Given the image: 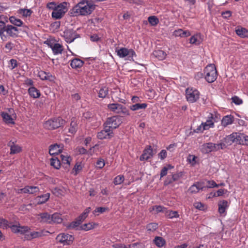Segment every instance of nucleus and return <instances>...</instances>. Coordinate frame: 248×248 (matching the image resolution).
<instances>
[{
	"mask_svg": "<svg viewBox=\"0 0 248 248\" xmlns=\"http://www.w3.org/2000/svg\"><path fill=\"white\" fill-rule=\"evenodd\" d=\"M94 5L87 1L83 0L76 5L73 10L75 16L90 15L94 10Z\"/></svg>",
	"mask_w": 248,
	"mask_h": 248,
	"instance_id": "obj_1",
	"label": "nucleus"
},
{
	"mask_svg": "<svg viewBox=\"0 0 248 248\" xmlns=\"http://www.w3.org/2000/svg\"><path fill=\"white\" fill-rule=\"evenodd\" d=\"M217 71L214 64H209L204 68V78L208 83L214 82L217 78Z\"/></svg>",
	"mask_w": 248,
	"mask_h": 248,
	"instance_id": "obj_2",
	"label": "nucleus"
},
{
	"mask_svg": "<svg viewBox=\"0 0 248 248\" xmlns=\"http://www.w3.org/2000/svg\"><path fill=\"white\" fill-rule=\"evenodd\" d=\"M65 121L62 117L53 118L46 121L44 124L46 129L53 130L61 127L65 124Z\"/></svg>",
	"mask_w": 248,
	"mask_h": 248,
	"instance_id": "obj_3",
	"label": "nucleus"
},
{
	"mask_svg": "<svg viewBox=\"0 0 248 248\" xmlns=\"http://www.w3.org/2000/svg\"><path fill=\"white\" fill-rule=\"evenodd\" d=\"M115 52L119 58L126 57V60L128 61H133V57L136 56V53L133 49H127L125 47L116 49Z\"/></svg>",
	"mask_w": 248,
	"mask_h": 248,
	"instance_id": "obj_4",
	"label": "nucleus"
},
{
	"mask_svg": "<svg viewBox=\"0 0 248 248\" xmlns=\"http://www.w3.org/2000/svg\"><path fill=\"white\" fill-rule=\"evenodd\" d=\"M67 5L65 2L59 4L52 12V17L56 19H61L67 11Z\"/></svg>",
	"mask_w": 248,
	"mask_h": 248,
	"instance_id": "obj_5",
	"label": "nucleus"
},
{
	"mask_svg": "<svg viewBox=\"0 0 248 248\" xmlns=\"http://www.w3.org/2000/svg\"><path fill=\"white\" fill-rule=\"evenodd\" d=\"M122 120L118 116H113L107 118L104 125L110 129L112 131L117 128L122 123Z\"/></svg>",
	"mask_w": 248,
	"mask_h": 248,
	"instance_id": "obj_6",
	"label": "nucleus"
},
{
	"mask_svg": "<svg viewBox=\"0 0 248 248\" xmlns=\"http://www.w3.org/2000/svg\"><path fill=\"white\" fill-rule=\"evenodd\" d=\"M56 240L58 243L63 246L70 245L72 244L74 237L72 235L68 233H61L57 236Z\"/></svg>",
	"mask_w": 248,
	"mask_h": 248,
	"instance_id": "obj_7",
	"label": "nucleus"
},
{
	"mask_svg": "<svg viewBox=\"0 0 248 248\" xmlns=\"http://www.w3.org/2000/svg\"><path fill=\"white\" fill-rule=\"evenodd\" d=\"M186 95L188 102L194 103L199 98L200 93L197 90L188 88L186 90Z\"/></svg>",
	"mask_w": 248,
	"mask_h": 248,
	"instance_id": "obj_8",
	"label": "nucleus"
},
{
	"mask_svg": "<svg viewBox=\"0 0 248 248\" xmlns=\"http://www.w3.org/2000/svg\"><path fill=\"white\" fill-rule=\"evenodd\" d=\"M63 33L65 40L68 43L73 42L76 38L80 37L79 34L72 29L66 30L63 31Z\"/></svg>",
	"mask_w": 248,
	"mask_h": 248,
	"instance_id": "obj_9",
	"label": "nucleus"
},
{
	"mask_svg": "<svg viewBox=\"0 0 248 248\" xmlns=\"http://www.w3.org/2000/svg\"><path fill=\"white\" fill-rule=\"evenodd\" d=\"M10 229L13 233L21 235H24L26 233L29 232L31 230V228L28 226H21L20 224L18 225H11Z\"/></svg>",
	"mask_w": 248,
	"mask_h": 248,
	"instance_id": "obj_10",
	"label": "nucleus"
},
{
	"mask_svg": "<svg viewBox=\"0 0 248 248\" xmlns=\"http://www.w3.org/2000/svg\"><path fill=\"white\" fill-rule=\"evenodd\" d=\"M103 129L98 132L97 137L100 140L109 139L113 137V131L106 125H104Z\"/></svg>",
	"mask_w": 248,
	"mask_h": 248,
	"instance_id": "obj_11",
	"label": "nucleus"
},
{
	"mask_svg": "<svg viewBox=\"0 0 248 248\" xmlns=\"http://www.w3.org/2000/svg\"><path fill=\"white\" fill-rule=\"evenodd\" d=\"M201 151L204 154L216 152L215 143L212 142L204 143L201 146Z\"/></svg>",
	"mask_w": 248,
	"mask_h": 248,
	"instance_id": "obj_12",
	"label": "nucleus"
},
{
	"mask_svg": "<svg viewBox=\"0 0 248 248\" xmlns=\"http://www.w3.org/2000/svg\"><path fill=\"white\" fill-rule=\"evenodd\" d=\"M36 217L40 223L51 224L50 215L47 212L39 213L36 215Z\"/></svg>",
	"mask_w": 248,
	"mask_h": 248,
	"instance_id": "obj_13",
	"label": "nucleus"
},
{
	"mask_svg": "<svg viewBox=\"0 0 248 248\" xmlns=\"http://www.w3.org/2000/svg\"><path fill=\"white\" fill-rule=\"evenodd\" d=\"M238 135L237 133H232L224 138L223 141L226 142L228 146L232 145L233 142L238 143Z\"/></svg>",
	"mask_w": 248,
	"mask_h": 248,
	"instance_id": "obj_14",
	"label": "nucleus"
},
{
	"mask_svg": "<svg viewBox=\"0 0 248 248\" xmlns=\"http://www.w3.org/2000/svg\"><path fill=\"white\" fill-rule=\"evenodd\" d=\"M205 187L203 186L202 182H197L189 187L188 191L191 193H197L200 190H204Z\"/></svg>",
	"mask_w": 248,
	"mask_h": 248,
	"instance_id": "obj_15",
	"label": "nucleus"
},
{
	"mask_svg": "<svg viewBox=\"0 0 248 248\" xmlns=\"http://www.w3.org/2000/svg\"><path fill=\"white\" fill-rule=\"evenodd\" d=\"M153 156V151L151 146L145 149L142 154L140 155V161L147 160Z\"/></svg>",
	"mask_w": 248,
	"mask_h": 248,
	"instance_id": "obj_16",
	"label": "nucleus"
},
{
	"mask_svg": "<svg viewBox=\"0 0 248 248\" xmlns=\"http://www.w3.org/2000/svg\"><path fill=\"white\" fill-rule=\"evenodd\" d=\"M4 28L6 33L11 37H15L17 36L18 30L16 27L7 25Z\"/></svg>",
	"mask_w": 248,
	"mask_h": 248,
	"instance_id": "obj_17",
	"label": "nucleus"
},
{
	"mask_svg": "<svg viewBox=\"0 0 248 248\" xmlns=\"http://www.w3.org/2000/svg\"><path fill=\"white\" fill-rule=\"evenodd\" d=\"M173 35L175 37L186 38L191 35V32L188 30L184 31L182 29H178L173 31Z\"/></svg>",
	"mask_w": 248,
	"mask_h": 248,
	"instance_id": "obj_18",
	"label": "nucleus"
},
{
	"mask_svg": "<svg viewBox=\"0 0 248 248\" xmlns=\"http://www.w3.org/2000/svg\"><path fill=\"white\" fill-rule=\"evenodd\" d=\"M8 146L10 148V155H14L20 153L22 149L20 146L15 143L12 140L10 141L8 143Z\"/></svg>",
	"mask_w": 248,
	"mask_h": 248,
	"instance_id": "obj_19",
	"label": "nucleus"
},
{
	"mask_svg": "<svg viewBox=\"0 0 248 248\" xmlns=\"http://www.w3.org/2000/svg\"><path fill=\"white\" fill-rule=\"evenodd\" d=\"M62 151V147L60 144H54L51 145L49 148V153L50 155H56L61 153Z\"/></svg>",
	"mask_w": 248,
	"mask_h": 248,
	"instance_id": "obj_20",
	"label": "nucleus"
},
{
	"mask_svg": "<svg viewBox=\"0 0 248 248\" xmlns=\"http://www.w3.org/2000/svg\"><path fill=\"white\" fill-rule=\"evenodd\" d=\"M28 91L29 95L34 99L38 98L41 96L40 91L34 86L30 87Z\"/></svg>",
	"mask_w": 248,
	"mask_h": 248,
	"instance_id": "obj_21",
	"label": "nucleus"
},
{
	"mask_svg": "<svg viewBox=\"0 0 248 248\" xmlns=\"http://www.w3.org/2000/svg\"><path fill=\"white\" fill-rule=\"evenodd\" d=\"M234 121V117L232 115H227L224 116L221 120V124L224 127L231 124Z\"/></svg>",
	"mask_w": 248,
	"mask_h": 248,
	"instance_id": "obj_22",
	"label": "nucleus"
},
{
	"mask_svg": "<svg viewBox=\"0 0 248 248\" xmlns=\"http://www.w3.org/2000/svg\"><path fill=\"white\" fill-rule=\"evenodd\" d=\"M229 202L226 200H222L218 203V212L220 215L225 212L226 209L229 207Z\"/></svg>",
	"mask_w": 248,
	"mask_h": 248,
	"instance_id": "obj_23",
	"label": "nucleus"
},
{
	"mask_svg": "<svg viewBox=\"0 0 248 248\" xmlns=\"http://www.w3.org/2000/svg\"><path fill=\"white\" fill-rule=\"evenodd\" d=\"M47 233H50V232L45 230H42L38 232H30L31 236L32 239L41 237L43 236H46Z\"/></svg>",
	"mask_w": 248,
	"mask_h": 248,
	"instance_id": "obj_24",
	"label": "nucleus"
},
{
	"mask_svg": "<svg viewBox=\"0 0 248 248\" xmlns=\"http://www.w3.org/2000/svg\"><path fill=\"white\" fill-rule=\"evenodd\" d=\"M84 64V62L78 59L74 58L71 61L70 65L73 69H77L81 67Z\"/></svg>",
	"mask_w": 248,
	"mask_h": 248,
	"instance_id": "obj_25",
	"label": "nucleus"
},
{
	"mask_svg": "<svg viewBox=\"0 0 248 248\" xmlns=\"http://www.w3.org/2000/svg\"><path fill=\"white\" fill-rule=\"evenodd\" d=\"M154 243L158 248H162L166 245V242L165 239L160 236H155L153 240Z\"/></svg>",
	"mask_w": 248,
	"mask_h": 248,
	"instance_id": "obj_26",
	"label": "nucleus"
},
{
	"mask_svg": "<svg viewBox=\"0 0 248 248\" xmlns=\"http://www.w3.org/2000/svg\"><path fill=\"white\" fill-rule=\"evenodd\" d=\"M50 194L46 193L44 194H42L40 196H38L36 198L37 201V203L38 204H42L46 202L49 199Z\"/></svg>",
	"mask_w": 248,
	"mask_h": 248,
	"instance_id": "obj_27",
	"label": "nucleus"
},
{
	"mask_svg": "<svg viewBox=\"0 0 248 248\" xmlns=\"http://www.w3.org/2000/svg\"><path fill=\"white\" fill-rule=\"evenodd\" d=\"M147 106L148 104L147 103H139L130 106L129 108L132 111H136L140 109H145Z\"/></svg>",
	"mask_w": 248,
	"mask_h": 248,
	"instance_id": "obj_28",
	"label": "nucleus"
},
{
	"mask_svg": "<svg viewBox=\"0 0 248 248\" xmlns=\"http://www.w3.org/2000/svg\"><path fill=\"white\" fill-rule=\"evenodd\" d=\"M236 34L241 38L248 37V30L245 28L238 27L235 30Z\"/></svg>",
	"mask_w": 248,
	"mask_h": 248,
	"instance_id": "obj_29",
	"label": "nucleus"
},
{
	"mask_svg": "<svg viewBox=\"0 0 248 248\" xmlns=\"http://www.w3.org/2000/svg\"><path fill=\"white\" fill-rule=\"evenodd\" d=\"M122 105L118 103L109 104L108 105V108L110 111H113L114 113L119 114Z\"/></svg>",
	"mask_w": 248,
	"mask_h": 248,
	"instance_id": "obj_30",
	"label": "nucleus"
},
{
	"mask_svg": "<svg viewBox=\"0 0 248 248\" xmlns=\"http://www.w3.org/2000/svg\"><path fill=\"white\" fill-rule=\"evenodd\" d=\"M201 34L197 33L192 35L189 39V43L193 45H199L201 44Z\"/></svg>",
	"mask_w": 248,
	"mask_h": 248,
	"instance_id": "obj_31",
	"label": "nucleus"
},
{
	"mask_svg": "<svg viewBox=\"0 0 248 248\" xmlns=\"http://www.w3.org/2000/svg\"><path fill=\"white\" fill-rule=\"evenodd\" d=\"M51 224L53 223H61L62 221V219L61 217V215L55 213L52 215H50Z\"/></svg>",
	"mask_w": 248,
	"mask_h": 248,
	"instance_id": "obj_32",
	"label": "nucleus"
},
{
	"mask_svg": "<svg viewBox=\"0 0 248 248\" xmlns=\"http://www.w3.org/2000/svg\"><path fill=\"white\" fill-rule=\"evenodd\" d=\"M155 210L156 213L158 214L159 213H163L165 214H167L168 213V210L167 208L161 206V205H155L153 206L150 209V211Z\"/></svg>",
	"mask_w": 248,
	"mask_h": 248,
	"instance_id": "obj_33",
	"label": "nucleus"
},
{
	"mask_svg": "<svg viewBox=\"0 0 248 248\" xmlns=\"http://www.w3.org/2000/svg\"><path fill=\"white\" fill-rule=\"evenodd\" d=\"M238 144L248 146V136L244 134L238 135Z\"/></svg>",
	"mask_w": 248,
	"mask_h": 248,
	"instance_id": "obj_34",
	"label": "nucleus"
},
{
	"mask_svg": "<svg viewBox=\"0 0 248 248\" xmlns=\"http://www.w3.org/2000/svg\"><path fill=\"white\" fill-rule=\"evenodd\" d=\"M153 55L159 60H164L167 56L166 53L162 50L154 51Z\"/></svg>",
	"mask_w": 248,
	"mask_h": 248,
	"instance_id": "obj_35",
	"label": "nucleus"
},
{
	"mask_svg": "<svg viewBox=\"0 0 248 248\" xmlns=\"http://www.w3.org/2000/svg\"><path fill=\"white\" fill-rule=\"evenodd\" d=\"M1 116L3 118V121L6 123L8 124H14L15 122L14 121L13 119L11 117L10 115L6 112H2L1 114Z\"/></svg>",
	"mask_w": 248,
	"mask_h": 248,
	"instance_id": "obj_36",
	"label": "nucleus"
},
{
	"mask_svg": "<svg viewBox=\"0 0 248 248\" xmlns=\"http://www.w3.org/2000/svg\"><path fill=\"white\" fill-rule=\"evenodd\" d=\"M52 50L54 55L61 54L63 51L62 46L60 44L55 43L54 46H53Z\"/></svg>",
	"mask_w": 248,
	"mask_h": 248,
	"instance_id": "obj_37",
	"label": "nucleus"
},
{
	"mask_svg": "<svg viewBox=\"0 0 248 248\" xmlns=\"http://www.w3.org/2000/svg\"><path fill=\"white\" fill-rule=\"evenodd\" d=\"M9 21L12 24L17 27H21L23 24V22L21 20L14 16L10 17Z\"/></svg>",
	"mask_w": 248,
	"mask_h": 248,
	"instance_id": "obj_38",
	"label": "nucleus"
},
{
	"mask_svg": "<svg viewBox=\"0 0 248 248\" xmlns=\"http://www.w3.org/2000/svg\"><path fill=\"white\" fill-rule=\"evenodd\" d=\"M11 225H13L12 222L9 223L7 220L0 217V228L7 229L8 228H10Z\"/></svg>",
	"mask_w": 248,
	"mask_h": 248,
	"instance_id": "obj_39",
	"label": "nucleus"
},
{
	"mask_svg": "<svg viewBox=\"0 0 248 248\" xmlns=\"http://www.w3.org/2000/svg\"><path fill=\"white\" fill-rule=\"evenodd\" d=\"M78 129V124L75 121L74 119H73L71 122L70 127L68 130L69 133L71 134H75Z\"/></svg>",
	"mask_w": 248,
	"mask_h": 248,
	"instance_id": "obj_40",
	"label": "nucleus"
},
{
	"mask_svg": "<svg viewBox=\"0 0 248 248\" xmlns=\"http://www.w3.org/2000/svg\"><path fill=\"white\" fill-rule=\"evenodd\" d=\"M108 90L107 87H103L101 88L98 92V97L102 98H104L108 94Z\"/></svg>",
	"mask_w": 248,
	"mask_h": 248,
	"instance_id": "obj_41",
	"label": "nucleus"
},
{
	"mask_svg": "<svg viewBox=\"0 0 248 248\" xmlns=\"http://www.w3.org/2000/svg\"><path fill=\"white\" fill-rule=\"evenodd\" d=\"M203 124V126L205 127L206 130L209 129L211 127H214V122L210 118L209 116H208V118L205 123H202Z\"/></svg>",
	"mask_w": 248,
	"mask_h": 248,
	"instance_id": "obj_42",
	"label": "nucleus"
},
{
	"mask_svg": "<svg viewBox=\"0 0 248 248\" xmlns=\"http://www.w3.org/2000/svg\"><path fill=\"white\" fill-rule=\"evenodd\" d=\"M148 20L151 26H155L159 23V19L158 18L155 16H150Z\"/></svg>",
	"mask_w": 248,
	"mask_h": 248,
	"instance_id": "obj_43",
	"label": "nucleus"
},
{
	"mask_svg": "<svg viewBox=\"0 0 248 248\" xmlns=\"http://www.w3.org/2000/svg\"><path fill=\"white\" fill-rule=\"evenodd\" d=\"M50 165L56 169H59L61 167V162L58 158H52L50 160Z\"/></svg>",
	"mask_w": 248,
	"mask_h": 248,
	"instance_id": "obj_44",
	"label": "nucleus"
},
{
	"mask_svg": "<svg viewBox=\"0 0 248 248\" xmlns=\"http://www.w3.org/2000/svg\"><path fill=\"white\" fill-rule=\"evenodd\" d=\"M81 224V223L76 219L75 220L69 223L67 226L66 228L68 229H76L79 226V225Z\"/></svg>",
	"mask_w": 248,
	"mask_h": 248,
	"instance_id": "obj_45",
	"label": "nucleus"
},
{
	"mask_svg": "<svg viewBox=\"0 0 248 248\" xmlns=\"http://www.w3.org/2000/svg\"><path fill=\"white\" fill-rule=\"evenodd\" d=\"M158 228V224L155 222H152L146 225V229L149 232H154Z\"/></svg>",
	"mask_w": 248,
	"mask_h": 248,
	"instance_id": "obj_46",
	"label": "nucleus"
},
{
	"mask_svg": "<svg viewBox=\"0 0 248 248\" xmlns=\"http://www.w3.org/2000/svg\"><path fill=\"white\" fill-rule=\"evenodd\" d=\"M165 215L168 218L171 219L173 218H177L179 217L178 212L171 210H168V213L165 214Z\"/></svg>",
	"mask_w": 248,
	"mask_h": 248,
	"instance_id": "obj_47",
	"label": "nucleus"
},
{
	"mask_svg": "<svg viewBox=\"0 0 248 248\" xmlns=\"http://www.w3.org/2000/svg\"><path fill=\"white\" fill-rule=\"evenodd\" d=\"M173 167L171 165L169 164L167 165V166L164 167L160 172V178H162L165 176H166L167 174L168 171L169 170H170L172 168H173Z\"/></svg>",
	"mask_w": 248,
	"mask_h": 248,
	"instance_id": "obj_48",
	"label": "nucleus"
},
{
	"mask_svg": "<svg viewBox=\"0 0 248 248\" xmlns=\"http://www.w3.org/2000/svg\"><path fill=\"white\" fill-rule=\"evenodd\" d=\"M32 13L31 9H20L19 10V13L25 17L30 16Z\"/></svg>",
	"mask_w": 248,
	"mask_h": 248,
	"instance_id": "obj_49",
	"label": "nucleus"
},
{
	"mask_svg": "<svg viewBox=\"0 0 248 248\" xmlns=\"http://www.w3.org/2000/svg\"><path fill=\"white\" fill-rule=\"evenodd\" d=\"M124 176L123 175H119L114 178L113 183L115 185H120L124 181Z\"/></svg>",
	"mask_w": 248,
	"mask_h": 248,
	"instance_id": "obj_50",
	"label": "nucleus"
},
{
	"mask_svg": "<svg viewBox=\"0 0 248 248\" xmlns=\"http://www.w3.org/2000/svg\"><path fill=\"white\" fill-rule=\"evenodd\" d=\"M61 158L62 161V163L66 164L68 166H69L70 165L71 158L69 156H65L64 155H61Z\"/></svg>",
	"mask_w": 248,
	"mask_h": 248,
	"instance_id": "obj_51",
	"label": "nucleus"
},
{
	"mask_svg": "<svg viewBox=\"0 0 248 248\" xmlns=\"http://www.w3.org/2000/svg\"><path fill=\"white\" fill-rule=\"evenodd\" d=\"M222 141L223 142H220L219 143H215L216 152L220 149H224L227 147L228 145H227L226 142H224L223 140Z\"/></svg>",
	"mask_w": 248,
	"mask_h": 248,
	"instance_id": "obj_52",
	"label": "nucleus"
},
{
	"mask_svg": "<svg viewBox=\"0 0 248 248\" xmlns=\"http://www.w3.org/2000/svg\"><path fill=\"white\" fill-rule=\"evenodd\" d=\"M17 66V62L16 59H12L9 61L8 67L11 70H13Z\"/></svg>",
	"mask_w": 248,
	"mask_h": 248,
	"instance_id": "obj_53",
	"label": "nucleus"
},
{
	"mask_svg": "<svg viewBox=\"0 0 248 248\" xmlns=\"http://www.w3.org/2000/svg\"><path fill=\"white\" fill-rule=\"evenodd\" d=\"M82 169V167L81 165V164H79L78 163H77L75 164V165L73 169V171L74 175L76 176L78 174L79 171H80Z\"/></svg>",
	"mask_w": 248,
	"mask_h": 248,
	"instance_id": "obj_54",
	"label": "nucleus"
},
{
	"mask_svg": "<svg viewBox=\"0 0 248 248\" xmlns=\"http://www.w3.org/2000/svg\"><path fill=\"white\" fill-rule=\"evenodd\" d=\"M108 208H106V207H97L93 211V214L95 215V216H97L99 214H97V213H103L104 212H105L106 211L108 210Z\"/></svg>",
	"mask_w": 248,
	"mask_h": 248,
	"instance_id": "obj_55",
	"label": "nucleus"
},
{
	"mask_svg": "<svg viewBox=\"0 0 248 248\" xmlns=\"http://www.w3.org/2000/svg\"><path fill=\"white\" fill-rule=\"evenodd\" d=\"M119 114H122L124 116H129L130 113L128 109L123 105H122L121 108L120 109V110L119 111Z\"/></svg>",
	"mask_w": 248,
	"mask_h": 248,
	"instance_id": "obj_56",
	"label": "nucleus"
},
{
	"mask_svg": "<svg viewBox=\"0 0 248 248\" xmlns=\"http://www.w3.org/2000/svg\"><path fill=\"white\" fill-rule=\"evenodd\" d=\"M132 248H145V246L142 242H139L131 244Z\"/></svg>",
	"mask_w": 248,
	"mask_h": 248,
	"instance_id": "obj_57",
	"label": "nucleus"
},
{
	"mask_svg": "<svg viewBox=\"0 0 248 248\" xmlns=\"http://www.w3.org/2000/svg\"><path fill=\"white\" fill-rule=\"evenodd\" d=\"M232 102L236 105H241L243 103V101L241 99L236 96L232 97Z\"/></svg>",
	"mask_w": 248,
	"mask_h": 248,
	"instance_id": "obj_58",
	"label": "nucleus"
},
{
	"mask_svg": "<svg viewBox=\"0 0 248 248\" xmlns=\"http://www.w3.org/2000/svg\"><path fill=\"white\" fill-rule=\"evenodd\" d=\"M93 228V225L90 223L84 224L83 225L80 226V229L81 230H85V231H88V230H91Z\"/></svg>",
	"mask_w": 248,
	"mask_h": 248,
	"instance_id": "obj_59",
	"label": "nucleus"
},
{
	"mask_svg": "<svg viewBox=\"0 0 248 248\" xmlns=\"http://www.w3.org/2000/svg\"><path fill=\"white\" fill-rule=\"evenodd\" d=\"M77 152L79 155H85L88 152L87 150L83 147H78L77 148Z\"/></svg>",
	"mask_w": 248,
	"mask_h": 248,
	"instance_id": "obj_60",
	"label": "nucleus"
},
{
	"mask_svg": "<svg viewBox=\"0 0 248 248\" xmlns=\"http://www.w3.org/2000/svg\"><path fill=\"white\" fill-rule=\"evenodd\" d=\"M167 155V151L165 150H162L158 154V157L161 160L164 159L166 157Z\"/></svg>",
	"mask_w": 248,
	"mask_h": 248,
	"instance_id": "obj_61",
	"label": "nucleus"
},
{
	"mask_svg": "<svg viewBox=\"0 0 248 248\" xmlns=\"http://www.w3.org/2000/svg\"><path fill=\"white\" fill-rule=\"evenodd\" d=\"M38 77L42 80H46V72L40 71L38 73Z\"/></svg>",
	"mask_w": 248,
	"mask_h": 248,
	"instance_id": "obj_62",
	"label": "nucleus"
},
{
	"mask_svg": "<svg viewBox=\"0 0 248 248\" xmlns=\"http://www.w3.org/2000/svg\"><path fill=\"white\" fill-rule=\"evenodd\" d=\"M206 130L205 127L203 126V124L202 123L197 128L194 130L195 133H199L202 132L204 130Z\"/></svg>",
	"mask_w": 248,
	"mask_h": 248,
	"instance_id": "obj_63",
	"label": "nucleus"
},
{
	"mask_svg": "<svg viewBox=\"0 0 248 248\" xmlns=\"http://www.w3.org/2000/svg\"><path fill=\"white\" fill-rule=\"evenodd\" d=\"M105 165V161L103 159H100L96 162V167L99 169L103 168Z\"/></svg>",
	"mask_w": 248,
	"mask_h": 248,
	"instance_id": "obj_64",
	"label": "nucleus"
}]
</instances>
